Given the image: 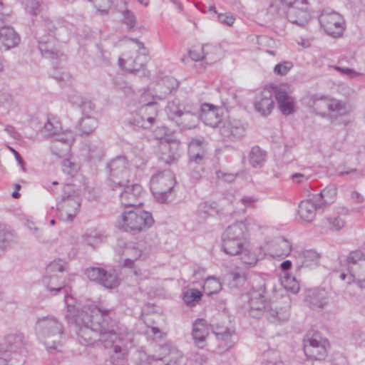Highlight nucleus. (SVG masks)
I'll list each match as a JSON object with an SVG mask.
<instances>
[{
  "label": "nucleus",
  "instance_id": "44",
  "mask_svg": "<svg viewBox=\"0 0 365 365\" xmlns=\"http://www.w3.org/2000/svg\"><path fill=\"white\" fill-rule=\"evenodd\" d=\"M140 111L146 117L147 122L151 127L155 122V119L158 113L157 103L150 102L143 106L140 108Z\"/></svg>",
  "mask_w": 365,
  "mask_h": 365
},
{
  "label": "nucleus",
  "instance_id": "12",
  "mask_svg": "<svg viewBox=\"0 0 365 365\" xmlns=\"http://www.w3.org/2000/svg\"><path fill=\"white\" fill-rule=\"evenodd\" d=\"M319 21L324 31L334 37L340 36L345 29V21L342 16L329 8L322 11Z\"/></svg>",
  "mask_w": 365,
  "mask_h": 365
},
{
  "label": "nucleus",
  "instance_id": "56",
  "mask_svg": "<svg viewBox=\"0 0 365 365\" xmlns=\"http://www.w3.org/2000/svg\"><path fill=\"white\" fill-rule=\"evenodd\" d=\"M242 262L249 267L255 266L257 262V258L255 255L249 250H243L240 253Z\"/></svg>",
  "mask_w": 365,
  "mask_h": 365
},
{
  "label": "nucleus",
  "instance_id": "33",
  "mask_svg": "<svg viewBox=\"0 0 365 365\" xmlns=\"http://www.w3.org/2000/svg\"><path fill=\"white\" fill-rule=\"evenodd\" d=\"M218 48L215 46L206 44L203 45L199 49H194L189 51L190 58L195 61H198L205 59L207 63H212L217 61V57H207L210 55V51H217Z\"/></svg>",
  "mask_w": 365,
  "mask_h": 365
},
{
  "label": "nucleus",
  "instance_id": "6",
  "mask_svg": "<svg viewBox=\"0 0 365 365\" xmlns=\"http://www.w3.org/2000/svg\"><path fill=\"white\" fill-rule=\"evenodd\" d=\"M110 174L108 186L112 190L121 189L125 182H130L135 176L134 168L124 156H118L107 165Z\"/></svg>",
  "mask_w": 365,
  "mask_h": 365
},
{
  "label": "nucleus",
  "instance_id": "62",
  "mask_svg": "<svg viewBox=\"0 0 365 365\" xmlns=\"http://www.w3.org/2000/svg\"><path fill=\"white\" fill-rule=\"evenodd\" d=\"M195 143L197 145H195L194 147H196L195 148L196 153H201V152H203L206 153V142L205 138L203 137L192 138L189 145L195 144Z\"/></svg>",
  "mask_w": 365,
  "mask_h": 365
},
{
  "label": "nucleus",
  "instance_id": "35",
  "mask_svg": "<svg viewBox=\"0 0 365 365\" xmlns=\"http://www.w3.org/2000/svg\"><path fill=\"white\" fill-rule=\"evenodd\" d=\"M187 108V104L182 103L178 98L168 101L165 107V113L169 120L178 122Z\"/></svg>",
  "mask_w": 365,
  "mask_h": 365
},
{
  "label": "nucleus",
  "instance_id": "20",
  "mask_svg": "<svg viewBox=\"0 0 365 365\" xmlns=\"http://www.w3.org/2000/svg\"><path fill=\"white\" fill-rule=\"evenodd\" d=\"M200 120V108L198 104L187 103V108L179 118L177 125L182 129H192Z\"/></svg>",
  "mask_w": 365,
  "mask_h": 365
},
{
  "label": "nucleus",
  "instance_id": "18",
  "mask_svg": "<svg viewBox=\"0 0 365 365\" xmlns=\"http://www.w3.org/2000/svg\"><path fill=\"white\" fill-rule=\"evenodd\" d=\"M75 140V135L73 131L66 130L58 134L51 142V150L53 155L58 158L66 157L70 150L72 143Z\"/></svg>",
  "mask_w": 365,
  "mask_h": 365
},
{
  "label": "nucleus",
  "instance_id": "54",
  "mask_svg": "<svg viewBox=\"0 0 365 365\" xmlns=\"http://www.w3.org/2000/svg\"><path fill=\"white\" fill-rule=\"evenodd\" d=\"M128 122L130 125L136 128H141L143 129H148L150 128V125L147 120H143L142 113L140 111L133 114Z\"/></svg>",
  "mask_w": 365,
  "mask_h": 365
},
{
  "label": "nucleus",
  "instance_id": "59",
  "mask_svg": "<svg viewBox=\"0 0 365 365\" xmlns=\"http://www.w3.org/2000/svg\"><path fill=\"white\" fill-rule=\"evenodd\" d=\"M293 67V64L290 61H284L277 64L274 68V73L279 76L286 75Z\"/></svg>",
  "mask_w": 365,
  "mask_h": 365
},
{
  "label": "nucleus",
  "instance_id": "13",
  "mask_svg": "<svg viewBox=\"0 0 365 365\" xmlns=\"http://www.w3.org/2000/svg\"><path fill=\"white\" fill-rule=\"evenodd\" d=\"M165 128L156 130L155 136L160 139L159 159L165 164H171L180 158V142L165 135L162 136L159 133L165 131Z\"/></svg>",
  "mask_w": 365,
  "mask_h": 365
},
{
  "label": "nucleus",
  "instance_id": "17",
  "mask_svg": "<svg viewBox=\"0 0 365 365\" xmlns=\"http://www.w3.org/2000/svg\"><path fill=\"white\" fill-rule=\"evenodd\" d=\"M85 274L90 280L97 282L108 289L115 288L118 284L117 275L113 272L99 267H88Z\"/></svg>",
  "mask_w": 365,
  "mask_h": 365
},
{
  "label": "nucleus",
  "instance_id": "57",
  "mask_svg": "<svg viewBox=\"0 0 365 365\" xmlns=\"http://www.w3.org/2000/svg\"><path fill=\"white\" fill-rule=\"evenodd\" d=\"M284 284L285 288L294 294H297L299 291V282L294 277L286 276L284 277Z\"/></svg>",
  "mask_w": 365,
  "mask_h": 365
},
{
  "label": "nucleus",
  "instance_id": "37",
  "mask_svg": "<svg viewBox=\"0 0 365 365\" xmlns=\"http://www.w3.org/2000/svg\"><path fill=\"white\" fill-rule=\"evenodd\" d=\"M212 329L218 340L223 341L225 346L227 347L232 346L233 343L232 337L235 334L233 329L219 324H212Z\"/></svg>",
  "mask_w": 365,
  "mask_h": 365
},
{
  "label": "nucleus",
  "instance_id": "49",
  "mask_svg": "<svg viewBox=\"0 0 365 365\" xmlns=\"http://www.w3.org/2000/svg\"><path fill=\"white\" fill-rule=\"evenodd\" d=\"M221 289L220 282L214 277H207L203 284L204 291L209 295L217 293Z\"/></svg>",
  "mask_w": 365,
  "mask_h": 365
},
{
  "label": "nucleus",
  "instance_id": "25",
  "mask_svg": "<svg viewBox=\"0 0 365 365\" xmlns=\"http://www.w3.org/2000/svg\"><path fill=\"white\" fill-rule=\"evenodd\" d=\"M272 97L273 93L269 89H265L258 94L255 101L256 110L264 116L269 115L274 106Z\"/></svg>",
  "mask_w": 365,
  "mask_h": 365
},
{
  "label": "nucleus",
  "instance_id": "14",
  "mask_svg": "<svg viewBox=\"0 0 365 365\" xmlns=\"http://www.w3.org/2000/svg\"><path fill=\"white\" fill-rule=\"evenodd\" d=\"M346 261L349 277L356 281L359 287L365 288V253L359 250L351 251Z\"/></svg>",
  "mask_w": 365,
  "mask_h": 365
},
{
  "label": "nucleus",
  "instance_id": "47",
  "mask_svg": "<svg viewBox=\"0 0 365 365\" xmlns=\"http://www.w3.org/2000/svg\"><path fill=\"white\" fill-rule=\"evenodd\" d=\"M98 125L96 118L89 115L83 116L79 122L80 130L83 134H90Z\"/></svg>",
  "mask_w": 365,
  "mask_h": 365
},
{
  "label": "nucleus",
  "instance_id": "22",
  "mask_svg": "<svg viewBox=\"0 0 365 365\" xmlns=\"http://www.w3.org/2000/svg\"><path fill=\"white\" fill-rule=\"evenodd\" d=\"M221 135L227 140H236L245 135V128L238 120L233 119L225 122L220 129Z\"/></svg>",
  "mask_w": 365,
  "mask_h": 365
},
{
  "label": "nucleus",
  "instance_id": "2",
  "mask_svg": "<svg viewBox=\"0 0 365 365\" xmlns=\"http://www.w3.org/2000/svg\"><path fill=\"white\" fill-rule=\"evenodd\" d=\"M72 25L68 22L54 21L42 16L34 26V37L41 54L48 58H57L61 55L60 42L68 39Z\"/></svg>",
  "mask_w": 365,
  "mask_h": 365
},
{
  "label": "nucleus",
  "instance_id": "48",
  "mask_svg": "<svg viewBox=\"0 0 365 365\" xmlns=\"http://www.w3.org/2000/svg\"><path fill=\"white\" fill-rule=\"evenodd\" d=\"M230 288L237 289L242 287L245 281L246 276L244 272H231L225 277Z\"/></svg>",
  "mask_w": 365,
  "mask_h": 365
},
{
  "label": "nucleus",
  "instance_id": "36",
  "mask_svg": "<svg viewBox=\"0 0 365 365\" xmlns=\"http://www.w3.org/2000/svg\"><path fill=\"white\" fill-rule=\"evenodd\" d=\"M118 252L124 257L123 265L128 267H132L134 261L142 255V250L135 246H125L123 248H120Z\"/></svg>",
  "mask_w": 365,
  "mask_h": 365
},
{
  "label": "nucleus",
  "instance_id": "31",
  "mask_svg": "<svg viewBox=\"0 0 365 365\" xmlns=\"http://www.w3.org/2000/svg\"><path fill=\"white\" fill-rule=\"evenodd\" d=\"M274 94L281 112L285 115L293 113L294 106V98L282 88L277 90Z\"/></svg>",
  "mask_w": 365,
  "mask_h": 365
},
{
  "label": "nucleus",
  "instance_id": "15",
  "mask_svg": "<svg viewBox=\"0 0 365 365\" xmlns=\"http://www.w3.org/2000/svg\"><path fill=\"white\" fill-rule=\"evenodd\" d=\"M327 346L328 341L322 339L318 333H314L312 336L308 334L304 339V354L307 357L318 361L327 356Z\"/></svg>",
  "mask_w": 365,
  "mask_h": 365
},
{
  "label": "nucleus",
  "instance_id": "51",
  "mask_svg": "<svg viewBox=\"0 0 365 365\" xmlns=\"http://www.w3.org/2000/svg\"><path fill=\"white\" fill-rule=\"evenodd\" d=\"M88 150L89 156L92 159L101 160L104 155L103 145L101 142L91 143Z\"/></svg>",
  "mask_w": 365,
  "mask_h": 365
},
{
  "label": "nucleus",
  "instance_id": "4",
  "mask_svg": "<svg viewBox=\"0 0 365 365\" xmlns=\"http://www.w3.org/2000/svg\"><path fill=\"white\" fill-rule=\"evenodd\" d=\"M35 331L49 353L61 351L65 329L56 317L48 315L38 318L35 324Z\"/></svg>",
  "mask_w": 365,
  "mask_h": 365
},
{
  "label": "nucleus",
  "instance_id": "28",
  "mask_svg": "<svg viewBox=\"0 0 365 365\" xmlns=\"http://www.w3.org/2000/svg\"><path fill=\"white\" fill-rule=\"evenodd\" d=\"M319 255L313 250H304L296 256V271L299 272L303 267L317 266L319 261Z\"/></svg>",
  "mask_w": 365,
  "mask_h": 365
},
{
  "label": "nucleus",
  "instance_id": "46",
  "mask_svg": "<svg viewBox=\"0 0 365 365\" xmlns=\"http://www.w3.org/2000/svg\"><path fill=\"white\" fill-rule=\"evenodd\" d=\"M336 196V187L333 185H329L324 188L319 194L318 197L320 200L322 204V207L324 205H329L334 201V199Z\"/></svg>",
  "mask_w": 365,
  "mask_h": 365
},
{
  "label": "nucleus",
  "instance_id": "45",
  "mask_svg": "<svg viewBox=\"0 0 365 365\" xmlns=\"http://www.w3.org/2000/svg\"><path fill=\"white\" fill-rule=\"evenodd\" d=\"M195 145H197L195 143ZM195 143L189 145L188 155H189V167L190 168H195V165H203L205 160L206 153L201 152V153H196Z\"/></svg>",
  "mask_w": 365,
  "mask_h": 365
},
{
  "label": "nucleus",
  "instance_id": "58",
  "mask_svg": "<svg viewBox=\"0 0 365 365\" xmlns=\"http://www.w3.org/2000/svg\"><path fill=\"white\" fill-rule=\"evenodd\" d=\"M123 21L128 29H133L136 24V18L133 12L130 10L125 9L122 11Z\"/></svg>",
  "mask_w": 365,
  "mask_h": 365
},
{
  "label": "nucleus",
  "instance_id": "8",
  "mask_svg": "<svg viewBox=\"0 0 365 365\" xmlns=\"http://www.w3.org/2000/svg\"><path fill=\"white\" fill-rule=\"evenodd\" d=\"M80 207L78 190L71 184L66 185L63 188L61 200L57 203V215L64 222H72Z\"/></svg>",
  "mask_w": 365,
  "mask_h": 365
},
{
  "label": "nucleus",
  "instance_id": "34",
  "mask_svg": "<svg viewBox=\"0 0 365 365\" xmlns=\"http://www.w3.org/2000/svg\"><path fill=\"white\" fill-rule=\"evenodd\" d=\"M290 242L284 237L274 240L269 247V253L272 257H287L291 252Z\"/></svg>",
  "mask_w": 365,
  "mask_h": 365
},
{
  "label": "nucleus",
  "instance_id": "16",
  "mask_svg": "<svg viewBox=\"0 0 365 365\" xmlns=\"http://www.w3.org/2000/svg\"><path fill=\"white\" fill-rule=\"evenodd\" d=\"M125 182L121 189H115L120 191V201L124 207H136L140 206L143 203L140 202L142 187L137 183L129 184Z\"/></svg>",
  "mask_w": 365,
  "mask_h": 365
},
{
  "label": "nucleus",
  "instance_id": "53",
  "mask_svg": "<svg viewBox=\"0 0 365 365\" xmlns=\"http://www.w3.org/2000/svg\"><path fill=\"white\" fill-rule=\"evenodd\" d=\"M215 212V208L206 202L200 203L197 209V215L202 220H205L208 216L212 215Z\"/></svg>",
  "mask_w": 365,
  "mask_h": 365
},
{
  "label": "nucleus",
  "instance_id": "61",
  "mask_svg": "<svg viewBox=\"0 0 365 365\" xmlns=\"http://www.w3.org/2000/svg\"><path fill=\"white\" fill-rule=\"evenodd\" d=\"M25 9L29 13L36 15L38 11L40 4L38 0H24L23 1Z\"/></svg>",
  "mask_w": 365,
  "mask_h": 365
},
{
  "label": "nucleus",
  "instance_id": "41",
  "mask_svg": "<svg viewBox=\"0 0 365 365\" xmlns=\"http://www.w3.org/2000/svg\"><path fill=\"white\" fill-rule=\"evenodd\" d=\"M267 159V153L259 146L252 148L248 155L250 164L255 168H262Z\"/></svg>",
  "mask_w": 365,
  "mask_h": 365
},
{
  "label": "nucleus",
  "instance_id": "60",
  "mask_svg": "<svg viewBox=\"0 0 365 365\" xmlns=\"http://www.w3.org/2000/svg\"><path fill=\"white\" fill-rule=\"evenodd\" d=\"M93 3L97 11L101 13H106L110 8L113 0H88Z\"/></svg>",
  "mask_w": 365,
  "mask_h": 365
},
{
  "label": "nucleus",
  "instance_id": "50",
  "mask_svg": "<svg viewBox=\"0 0 365 365\" xmlns=\"http://www.w3.org/2000/svg\"><path fill=\"white\" fill-rule=\"evenodd\" d=\"M202 296L200 291L191 289L184 293L183 300L187 305L192 307L201 299Z\"/></svg>",
  "mask_w": 365,
  "mask_h": 365
},
{
  "label": "nucleus",
  "instance_id": "5",
  "mask_svg": "<svg viewBox=\"0 0 365 365\" xmlns=\"http://www.w3.org/2000/svg\"><path fill=\"white\" fill-rule=\"evenodd\" d=\"M270 9H276L279 16L286 14L289 21L299 26H304L311 19V9L307 0H294L284 5L276 3Z\"/></svg>",
  "mask_w": 365,
  "mask_h": 365
},
{
  "label": "nucleus",
  "instance_id": "55",
  "mask_svg": "<svg viewBox=\"0 0 365 365\" xmlns=\"http://www.w3.org/2000/svg\"><path fill=\"white\" fill-rule=\"evenodd\" d=\"M327 222L329 229L334 231L340 230L345 224L344 220L341 216L328 217H327Z\"/></svg>",
  "mask_w": 365,
  "mask_h": 365
},
{
  "label": "nucleus",
  "instance_id": "32",
  "mask_svg": "<svg viewBox=\"0 0 365 365\" xmlns=\"http://www.w3.org/2000/svg\"><path fill=\"white\" fill-rule=\"evenodd\" d=\"M306 301L311 309H321L328 304V294L324 289H314L307 296Z\"/></svg>",
  "mask_w": 365,
  "mask_h": 365
},
{
  "label": "nucleus",
  "instance_id": "42",
  "mask_svg": "<svg viewBox=\"0 0 365 365\" xmlns=\"http://www.w3.org/2000/svg\"><path fill=\"white\" fill-rule=\"evenodd\" d=\"M61 123L56 118H48L45 123L41 133L46 137H58V134L61 133Z\"/></svg>",
  "mask_w": 365,
  "mask_h": 365
},
{
  "label": "nucleus",
  "instance_id": "1",
  "mask_svg": "<svg viewBox=\"0 0 365 365\" xmlns=\"http://www.w3.org/2000/svg\"><path fill=\"white\" fill-rule=\"evenodd\" d=\"M75 307L68 305L66 317L73 319L79 343L83 346L98 342L111 349L110 360L113 365H122L128 355V344L133 342V334L114 319L113 309L84 307L76 315Z\"/></svg>",
  "mask_w": 365,
  "mask_h": 365
},
{
  "label": "nucleus",
  "instance_id": "23",
  "mask_svg": "<svg viewBox=\"0 0 365 365\" xmlns=\"http://www.w3.org/2000/svg\"><path fill=\"white\" fill-rule=\"evenodd\" d=\"M149 60L148 53L147 52H142L138 53L134 58L132 57L127 58H120L118 63L123 69L130 73H135L143 68Z\"/></svg>",
  "mask_w": 365,
  "mask_h": 365
},
{
  "label": "nucleus",
  "instance_id": "24",
  "mask_svg": "<svg viewBox=\"0 0 365 365\" xmlns=\"http://www.w3.org/2000/svg\"><path fill=\"white\" fill-rule=\"evenodd\" d=\"M25 346L24 336L21 333L11 334L5 336L0 344L1 352H21Z\"/></svg>",
  "mask_w": 365,
  "mask_h": 365
},
{
  "label": "nucleus",
  "instance_id": "38",
  "mask_svg": "<svg viewBox=\"0 0 365 365\" xmlns=\"http://www.w3.org/2000/svg\"><path fill=\"white\" fill-rule=\"evenodd\" d=\"M14 242L16 237L14 232L0 225V256L3 255Z\"/></svg>",
  "mask_w": 365,
  "mask_h": 365
},
{
  "label": "nucleus",
  "instance_id": "7",
  "mask_svg": "<svg viewBox=\"0 0 365 365\" xmlns=\"http://www.w3.org/2000/svg\"><path fill=\"white\" fill-rule=\"evenodd\" d=\"M154 222L152 215L146 211H128L118 219L119 228L133 235L146 231Z\"/></svg>",
  "mask_w": 365,
  "mask_h": 365
},
{
  "label": "nucleus",
  "instance_id": "64",
  "mask_svg": "<svg viewBox=\"0 0 365 365\" xmlns=\"http://www.w3.org/2000/svg\"><path fill=\"white\" fill-rule=\"evenodd\" d=\"M334 69L338 71L342 75L347 76L349 78H356L362 75V73L357 72L352 68L334 66Z\"/></svg>",
  "mask_w": 365,
  "mask_h": 365
},
{
  "label": "nucleus",
  "instance_id": "40",
  "mask_svg": "<svg viewBox=\"0 0 365 365\" xmlns=\"http://www.w3.org/2000/svg\"><path fill=\"white\" fill-rule=\"evenodd\" d=\"M246 230L245 224L242 222H237L230 225L223 232L222 236L245 241Z\"/></svg>",
  "mask_w": 365,
  "mask_h": 365
},
{
  "label": "nucleus",
  "instance_id": "19",
  "mask_svg": "<svg viewBox=\"0 0 365 365\" xmlns=\"http://www.w3.org/2000/svg\"><path fill=\"white\" fill-rule=\"evenodd\" d=\"M170 356V360L166 365H175L182 356L181 352L176 348L173 347L170 344H157L155 346V353L149 355L148 359L163 360L164 358Z\"/></svg>",
  "mask_w": 365,
  "mask_h": 365
},
{
  "label": "nucleus",
  "instance_id": "39",
  "mask_svg": "<svg viewBox=\"0 0 365 365\" xmlns=\"http://www.w3.org/2000/svg\"><path fill=\"white\" fill-rule=\"evenodd\" d=\"M222 250L230 255H239L244 249V240H237L225 236L222 237Z\"/></svg>",
  "mask_w": 365,
  "mask_h": 365
},
{
  "label": "nucleus",
  "instance_id": "9",
  "mask_svg": "<svg viewBox=\"0 0 365 365\" xmlns=\"http://www.w3.org/2000/svg\"><path fill=\"white\" fill-rule=\"evenodd\" d=\"M316 113L322 116L326 115V111L331 112L330 118L333 123L346 125L349 120L346 119L347 110L345 103L326 97L314 98L312 105Z\"/></svg>",
  "mask_w": 365,
  "mask_h": 365
},
{
  "label": "nucleus",
  "instance_id": "29",
  "mask_svg": "<svg viewBox=\"0 0 365 365\" xmlns=\"http://www.w3.org/2000/svg\"><path fill=\"white\" fill-rule=\"evenodd\" d=\"M179 86L178 81L173 77H165L162 79L155 88L153 98L158 100L166 98L173 90Z\"/></svg>",
  "mask_w": 365,
  "mask_h": 365
},
{
  "label": "nucleus",
  "instance_id": "21",
  "mask_svg": "<svg viewBox=\"0 0 365 365\" xmlns=\"http://www.w3.org/2000/svg\"><path fill=\"white\" fill-rule=\"evenodd\" d=\"M200 108V120L205 124L215 128L222 120V115L220 114L221 109L217 106L210 103H203L199 105Z\"/></svg>",
  "mask_w": 365,
  "mask_h": 365
},
{
  "label": "nucleus",
  "instance_id": "52",
  "mask_svg": "<svg viewBox=\"0 0 365 365\" xmlns=\"http://www.w3.org/2000/svg\"><path fill=\"white\" fill-rule=\"evenodd\" d=\"M61 165L63 173L71 177L76 175L79 170V165L68 158L64 159L62 161Z\"/></svg>",
  "mask_w": 365,
  "mask_h": 365
},
{
  "label": "nucleus",
  "instance_id": "27",
  "mask_svg": "<svg viewBox=\"0 0 365 365\" xmlns=\"http://www.w3.org/2000/svg\"><path fill=\"white\" fill-rule=\"evenodd\" d=\"M20 42L19 35L11 26L0 29V48L7 51L16 47Z\"/></svg>",
  "mask_w": 365,
  "mask_h": 365
},
{
  "label": "nucleus",
  "instance_id": "30",
  "mask_svg": "<svg viewBox=\"0 0 365 365\" xmlns=\"http://www.w3.org/2000/svg\"><path fill=\"white\" fill-rule=\"evenodd\" d=\"M322 207V204L314 202L312 199L302 200L298 210V214L302 220L305 222H312L316 215V211Z\"/></svg>",
  "mask_w": 365,
  "mask_h": 365
},
{
  "label": "nucleus",
  "instance_id": "3",
  "mask_svg": "<svg viewBox=\"0 0 365 365\" xmlns=\"http://www.w3.org/2000/svg\"><path fill=\"white\" fill-rule=\"evenodd\" d=\"M264 282L253 286L249 292V314L253 318L264 316L274 324L287 322L289 317L291 299L283 296L280 299L267 302Z\"/></svg>",
  "mask_w": 365,
  "mask_h": 365
},
{
  "label": "nucleus",
  "instance_id": "43",
  "mask_svg": "<svg viewBox=\"0 0 365 365\" xmlns=\"http://www.w3.org/2000/svg\"><path fill=\"white\" fill-rule=\"evenodd\" d=\"M105 238L106 236L101 232L96 230H90L83 235V242L92 247L102 243Z\"/></svg>",
  "mask_w": 365,
  "mask_h": 365
},
{
  "label": "nucleus",
  "instance_id": "11",
  "mask_svg": "<svg viewBox=\"0 0 365 365\" xmlns=\"http://www.w3.org/2000/svg\"><path fill=\"white\" fill-rule=\"evenodd\" d=\"M65 262L62 260L53 261L46 267V274L43 282L53 294L61 292L66 286Z\"/></svg>",
  "mask_w": 365,
  "mask_h": 365
},
{
  "label": "nucleus",
  "instance_id": "63",
  "mask_svg": "<svg viewBox=\"0 0 365 365\" xmlns=\"http://www.w3.org/2000/svg\"><path fill=\"white\" fill-rule=\"evenodd\" d=\"M218 21L226 26H231L235 21V18L229 13L225 14H217Z\"/></svg>",
  "mask_w": 365,
  "mask_h": 365
},
{
  "label": "nucleus",
  "instance_id": "26",
  "mask_svg": "<svg viewBox=\"0 0 365 365\" xmlns=\"http://www.w3.org/2000/svg\"><path fill=\"white\" fill-rule=\"evenodd\" d=\"M209 334V326L204 319H197L192 324V336L195 344L202 349L205 346L206 338Z\"/></svg>",
  "mask_w": 365,
  "mask_h": 365
},
{
  "label": "nucleus",
  "instance_id": "10",
  "mask_svg": "<svg viewBox=\"0 0 365 365\" xmlns=\"http://www.w3.org/2000/svg\"><path fill=\"white\" fill-rule=\"evenodd\" d=\"M174 185L175 178L170 170L156 173L150 180V190L156 200L162 203L169 201Z\"/></svg>",
  "mask_w": 365,
  "mask_h": 365
}]
</instances>
